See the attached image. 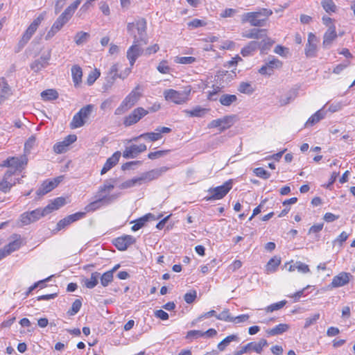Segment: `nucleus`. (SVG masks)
<instances>
[{"label":"nucleus","instance_id":"f257e3e1","mask_svg":"<svg viewBox=\"0 0 355 355\" xmlns=\"http://www.w3.org/2000/svg\"><path fill=\"white\" fill-rule=\"evenodd\" d=\"M146 28L147 23L144 18H139L135 22H130L127 24V31L132 36L134 41L137 40L144 44H147L148 42Z\"/></svg>","mask_w":355,"mask_h":355},{"label":"nucleus","instance_id":"f03ea898","mask_svg":"<svg viewBox=\"0 0 355 355\" xmlns=\"http://www.w3.org/2000/svg\"><path fill=\"white\" fill-rule=\"evenodd\" d=\"M272 14V11L270 9L261 8L257 12L244 13L241 16V22H249L252 26H263L268 17Z\"/></svg>","mask_w":355,"mask_h":355},{"label":"nucleus","instance_id":"7ed1b4c3","mask_svg":"<svg viewBox=\"0 0 355 355\" xmlns=\"http://www.w3.org/2000/svg\"><path fill=\"white\" fill-rule=\"evenodd\" d=\"M116 178H111L104 182L103 184L98 187L94 198L96 200L101 199V202L108 205L112 203L118 197L116 194L110 195V191L114 188L116 183Z\"/></svg>","mask_w":355,"mask_h":355},{"label":"nucleus","instance_id":"20e7f679","mask_svg":"<svg viewBox=\"0 0 355 355\" xmlns=\"http://www.w3.org/2000/svg\"><path fill=\"white\" fill-rule=\"evenodd\" d=\"M140 86L137 85L135 89L124 98L121 105L115 110L116 115H121L134 106L141 96V94L138 91Z\"/></svg>","mask_w":355,"mask_h":355},{"label":"nucleus","instance_id":"39448f33","mask_svg":"<svg viewBox=\"0 0 355 355\" xmlns=\"http://www.w3.org/2000/svg\"><path fill=\"white\" fill-rule=\"evenodd\" d=\"M232 187V180H229L226 181L223 184L210 188L208 192L211 193L210 196L206 197L207 200H220L223 198Z\"/></svg>","mask_w":355,"mask_h":355},{"label":"nucleus","instance_id":"423d86ee","mask_svg":"<svg viewBox=\"0 0 355 355\" xmlns=\"http://www.w3.org/2000/svg\"><path fill=\"white\" fill-rule=\"evenodd\" d=\"M49 209H50L49 207H45L43 209L39 208L30 212H25L21 215V222L24 225L34 223L49 214Z\"/></svg>","mask_w":355,"mask_h":355},{"label":"nucleus","instance_id":"0eeeda50","mask_svg":"<svg viewBox=\"0 0 355 355\" xmlns=\"http://www.w3.org/2000/svg\"><path fill=\"white\" fill-rule=\"evenodd\" d=\"M191 89L176 91L173 89L165 90L164 92L166 101H171L176 104H182L188 100Z\"/></svg>","mask_w":355,"mask_h":355},{"label":"nucleus","instance_id":"6e6552de","mask_svg":"<svg viewBox=\"0 0 355 355\" xmlns=\"http://www.w3.org/2000/svg\"><path fill=\"white\" fill-rule=\"evenodd\" d=\"M64 12H63L55 20L51 29L45 36V40H49L52 38L71 19Z\"/></svg>","mask_w":355,"mask_h":355},{"label":"nucleus","instance_id":"1a4fd4ad","mask_svg":"<svg viewBox=\"0 0 355 355\" xmlns=\"http://www.w3.org/2000/svg\"><path fill=\"white\" fill-rule=\"evenodd\" d=\"M144 45L143 42L136 41H133V44L127 51V58L130 62V67H132L137 59L144 53V49L141 48V46Z\"/></svg>","mask_w":355,"mask_h":355},{"label":"nucleus","instance_id":"9d476101","mask_svg":"<svg viewBox=\"0 0 355 355\" xmlns=\"http://www.w3.org/2000/svg\"><path fill=\"white\" fill-rule=\"evenodd\" d=\"M148 113V110L141 107L135 108L128 116L124 118L123 124L126 127L134 125Z\"/></svg>","mask_w":355,"mask_h":355},{"label":"nucleus","instance_id":"9b49d317","mask_svg":"<svg viewBox=\"0 0 355 355\" xmlns=\"http://www.w3.org/2000/svg\"><path fill=\"white\" fill-rule=\"evenodd\" d=\"M234 115L225 116L221 119H217L211 121L207 125L209 128H219L220 131H224L233 125Z\"/></svg>","mask_w":355,"mask_h":355},{"label":"nucleus","instance_id":"f8f14e48","mask_svg":"<svg viewBox=\"0 0 355 355\" xmlns=\"http://www.w3.org/2000/svg\"><path fill=\"white\" fill-rule=\"evenodd\" d=\"M46 12L44 11L39 15V16L33 20V21L29 25L28 28L26 30L22 37L29 41L33 34L37 31L38 26L42 23V21L44 19L46 16Z\"/></svg>","mask_w":355,"mask_h":355},{"label":"nucleus","instance_id":"ddd939ff","mask_svg":"<svg viewBox=\"0 0 355 355\" xmlns=\"http://www.w3.org/2000/svg\"><path fill=\"white\" fill-rule=\"evenodd\" d=\"M77 139L76 135H67L63 141L56 143L53 146V150L58 154L65 153L68 150V147L74 143Z\"/></svg>","mask_w":355,"mask_h":355},{"label":"nucleus","instance_id":"4468645a","mask_svg":"<svg viewBox=\"0 0 355 355\" xmlns=\"http://www.w3.org/2000/svg\"><path fill=\"white\" fill-rule=\"evenodd\" d=\"M15 174V171L7 170L0 181V191L4 193L9 192L11 188L15 185V182H12V176Z\"/></svg>","mask_w":355,"mask_h":355},{"label":"nucleus","instance_id":"2eb2a0df","mask_svg":"<svg viewBox=\"0 0 355 355\" xmlns=\"http://www.w3.org/2000/svg\"><path fill=\"white\" fill-rule=\"evenodd\" d=\"M135 242L136 239L132 236L124 235L115 239L113 241V244L119 250L123 251Z\"/></svg>","mask_w":355,"mask_h":355},{"label":"nucleus","instance_id":"dca6fc26","mask_svg":"<svg viewBox=\"0 0 355 355\" xmlns=\"http://www.w3.org/2000/svg\"><path fill=\"white\" fill-rule=\"evenodd\" d=\"M317 37L312 33H309L308 35V42L305 47V55L307 58H314L316 56L317 52Z\"/></svg>","mask_w":355,"mask_h":355},{"label":"nucleus","instance_id":"f3484780","mask_svg":"<svg viewBox=\"0 0 355 355\" xmlns=\"http://www.w3.org/2000/svg\"><path fill=\"white\" fill-rule=\"evenodd\" d=\"M13 238L15 239L13 241L10 242L8 245H5L3 248L0 249V252H2L3 258L18 250L21 245L20 235L13 234Z\"/></svg>","mask_w":355,"mask_h":355},{"label":"nucleus","instance_id":"a211bd4d","mask_svg":"<svg viewBox=\"0 0 355 355\" xmlns=\"http://www.w3.org/2000/svg\"><path fill=\"white\" fill-rule=\"evenodd\" d=\"M282 66V62L280 60L276 58H272L259 69V73L261 75L270 76L272 74L274 69L280 68Z\"/></svg>","mask_w":355,"mask_h":355},{"label":"nucleus","instance_id":"6ab92c4d","mask_svg":"<svg viewBox=\"0 0 355 355\" xmlns=\"http://www.w3.org/2000/svg\"><path fill=\"white\" fill-rule=\"evenodd\" d=\"M147 149L145 144L140 145H131L127 147L123 153V157L125 159L134 158L137 155L142 152L146 151Z\"/></svg>","mask_w":355,"mask_h":355},{"label":"nucleus","instance_id":"aec40b11","mask_svg":"<svg viewBox=\"0 0 355 355\" xmlns=\"http://www.w3.org/2000/svg\"><path fill=\"white\" fill-rule=\"evenodd\" d=\"M337 37L336 27L334 25L331 24L329 26L323 37L322 45L324 48L328 49Z\"/></svg>","mask_w":355,"mask_h":355},{"label":"nucleus","instance_id":"412c9836","mask_svg":"<svg viewBox=\"0 0 355 355\" xmlns=\"http://www.w3.org/2000/svg\"><path fill=\"white\" fill-rule=\"evenodd\" d=\"M51 58V53L49 52L45 55H42L39 59L35 60L31 64V69L35 72H38L42 69L49 65V60Z\"/></svg>","mask_w":355,"mask_h":355},{"label":"nucleus","instance_id":"4be33fe9","mask_svg":"<svg viewBox=\"0 0 355 355\" xmlns=\"http://www.w3.org/2000/svg\"><path fill=\"white\" fill-rule=\"evenodd\" d=\"M350 277V273L342 272L333 278L331 285L334 288L343 286L349 283Z\"/></svg>","mask_w":355,"mask_h":355},{"label":"nucleus","instance_id":"5701e85b","mask_svg":"<svg viewBox=\"0 0 355 355\" xmlns=\"http://www.w3.org/2000/svg\"><path fill=\"white\" fill-rule=\"evenodd\" d=\"M121 152H115L110 157H109L101 169V174L103 175L115 166L121 157Z\"/></svg>","mask_w":355,"mask_h":355},{"label":"nucleus","instance_id":"b1692460","mask_svg":"<svg viewBox=\"0 0 355 355\" xmlns=\"http://www.w3.org/2000/svg\"><path fill=\"white\" fill-rule=\"evenodd\" d=\"M10 168H14L15 169H11L12 171H15V173L19 171H21V168L23 166L26 165L28 162V159L26 156L21 157V158H18L16 157H10Z\"/></svg>","mask_w":355,"mask_h":355},{"label":"nucleus","instance_id":"393cba45","mask_svg":"<svg viewBox=\"0 0 355 355\" xmlns=\"http://www.w3.org/2000/svg\"><path fill=\"white\" fill-rule=\"evenodd\" d=\"M11 94V88L8 83L4 79L0 80V104L8 99Z\"/></svg>","mask_w":355,"mask_h":355},{"label":"nucleus","instance_id":"a878e982","mask_svg":"<svg viewBox=\"0 0 355 355\" xmlns=\"http://www.w3.org/2000/svg\"><path fill=\"white\" fill-rule=\"evenodd\" d=\"M208 111V109L197 105L192 110H185L183 112L189 117H202Z\"/></svg>","mask_w":355,"mask_h":355},{"label":"nucleus","instance_id":"bb28decb","mask_svg":"<svg viewBox=\"0 0 355 355\" xmlns=\"http://www.w3.org/2000/svg\"><path fill=\"white\" fill-rule=\"evenodd\" d=\"M327 111L323 108L318 110L315 114L311 116L305 123L306 126H312L318 123L320 120L324 118Z\"/></svg>","mask_w":355,"mask_h":355},{"label":"nucleus","instance_id":"cd10ccee","mask_svg":"<svg viewBox=\"0 0 355 355\" xmlns=\"http://www.w3.org/2000/svg\"><path fill=\"white\" fill-rule=\"evenodd\" d=\"M150 218H151L153 220L156 219L155 217L154 216V215L150 213L147 214L145 216H144L143 217L138 218L137 220H136L135 221V224L132 226V227H131L132 230L135 232V231L140 230L145 225L147 221H148V220Z\"/></svg>","mask_w":355,"mask_h":355},{"label":"nucleus","instance_id":"c85d7f7f","mask_svg":"<svg viewBox=\"0 0 355 355\" xmlns=\"http://www.w3.org/2000/svg\"><path fill=\"white\" fill-rule=\"evenodd\" d=\"M56 187V184L53 183L52 180L44 181L41 187L37 190V196H44L49 192L51 191L54 188Z\"/></svg>","mask_w":355,"mask_h":355},{"label":"nucleus","instance_id":"c756f323","mask_svg":"<svg viewBox=\"0 0 355 355\" xmlns=\"http://www.w3.org/2000/svg\"><path fill=\"white\" fill-rule=\"evenodd\" d=\"M162 137V135H160V132H146L140 135L138 137H134L132 141H137L139 139H144L145 140H149L150 141H155L160 139Z\"/></svg>","mask_w":355,"mask_h":355},{"label":"nucleus","instance_id":"7c9ffc66","mask_svg":"<svg viewBox=\"0 0 355 355\" xmlns=\"http://www.w3.org/2000/svg\"><path fill=\"white\" fill-rule=\"evenodd\" d=\"M266 32L267 31L266 29L252 28L249 33L244 35V37L250 39L263 38L266 37Z\"/></svg>","mask_w":355,"mask_h":355},{"label":"nucleus","instance_id":"2f4dec72","mask_svg":"<svg viewBox=\"0 0 355 355\" xmlns=\"http://www.w3.org/2000/svg\"><path fill=\"white\" fill-rule=\"evenodd\" d=\"M298 92L296 89H291L285 97H282L279 99V104L281 106H284L292 101H293L297 96Z\"/></svg>","mask_w":355,"mask_h":355},{"label":"nucleus","instance_id":"473e14b6","mask_svg":"<svg viewBox=\"0 0 355 355\" xmlns=\"http://www.w3.org/2000/svg\"><path fill=\"white\" fill-rule=\"evenodd\" d=\"M289 329V325L287 324H279L275 327L270 329L267 331V334L270 336H276L282 334Z\"/></svg>","mask_w":355,"mask_h":355},{"label":"nucleus","instance_id":"72a5a7b5","mask_svg":"<svg viewBox=\"0 0 355 355\" xmlns=\"http://www.w3.org/2000/svg\"><path fill=\"white\" fill-rule=\"evenodd\" d=\"M258 47H259V42L251 41L250 42L248 43L247 46L242 49L241 53L244 57L248 56L252 53V52L257 49Z\"/></svg>","mask_w":355,"mask_h":355},{"label":"nucleus","instance_id":"f704fd0d","mask_svg":"<svg viewBox=\"0 0 355 355\" xmlns=\"http://www.w3.org/2000/svg\"><path fill=\"white\" fill-rule=\"evenodd\" d=\"M100 277V273L98 272H94L91 275L90 279H85L84 280L85 286L89 289L94 288L98 283V278Z\"/></svg>","mask_w":355,"mask_h":355},{"label":"nucleus","instance_id":"c9c22d12","mask_svg":"<svg viewBox=\"0 0 355 355\" xmlns=\"http://www.w3.org/2000/svg\"><path fill=\"white\" fill-rule=\"evenodd\" d=\"M86 123V121L78 112L73 116L70 123V128L71 129H76L83 126Z\"/></svg>","mask_w":355,"mask_h":355},{"label":"nucleus","instance_id":"e433bc0d","mask_svg":"<svg viewBox=\"0 0 355 355\" xmlns=\"http://www.w3.org/2000/svg\"><path fill=\"white\" fill-rule=\"evenodd\" d=\"M71 74L73 78V81L75 85H78L82 80L83 71L82 69L78 66L74 65L71 68Z\"/></svg>","mask_w":355,"mask_h":355},{"label":"nucleus","instance_id":"4c0bfd02","mask_svg":"<svg viewBox=\"0 0 355 355\" xmlns=\"http://www.w3.org/2000/svg\"><path fill=\"white\" fill-rule=\"evenodd\" d=\"M66 202L65 198L62 197H58L55 198L50 204H49L46 207H49L50 209H49L48 213H51L53 210H57L60 207H62Z\"/></svg>","mask_w":355,"mask_h":355},{"label":"nucleus","instance_id":"58836bf2","mask_svg":"<svg viewBox=\"0 0 355 355\" xmlns=\"http://www.w3.org/2000/svg\"><path fill=\"white\" fill-rule=\"evenodd\" d=\"M281 263V258L274 257L271 258L266 265V270L268 272H274L277 270L278 266Z\"/></svg>","mask_w":355,"mask_h":355},{"label":"nucleus","instance_id":"ea45409f","mask_svg":"<svg viewBox=\"0 0 355 355\" xmlns=\"http://www.w3.org/2000/svg\"><path fill=\"white\" fill-rule=\"evenodd\" d=\"M221 105L224 106H230L237 101V97L234 94H223L218 99Z\"/></svg>","mask_w":355,"mask_h":355},{"label":"nucleus","instance_id":"a19ab883","mask_svg":"<svg viewBox=\"0 0 355 355\" xmlns=\"http://www.w3.org/2000/svg\"><path fill=\"white\" fill-rule=\"evenodd\" d=\"M41 96L44 101H53L58 98V93L55 89H49L43 91Z\"/></svg>","mask_w":355,"mask_h":355},{"label":"nucleus","instance_id":"79ce46f5","mask_svg":"<svg viewBox=\"0 0 355 355\" xmlns=\"http://www.w3.org/2000/svg\"><path fill=\"white\" fill-rule=\"evenodd\" d=\"M105 205H106L101 202V199H98V200L95 199V200L89 203L87 205H86L85 207V214L87 212H92V211H94L100 209L103 206H105Z\"/></svg>","mask_w":355,"mask_h":355},{"label":"nucleus","instance_id":"37998d69","mask_svg":"<svg viewBox=\"0 0 355 355\" xmlns=\"http://www.w3.org/2000/svg\"><path fill=\"white\" fill-rule=\"evenodd\" d=\"M321 5L327 13L330 14L336 11V6L333 0H322Z\"/></svg>","mask_w":355,"mask_h":355},{"label":"nucleus","instance_id":"c03bdc74","mask_svg":"<svg viewBox=\"0 0 355 355\" xmlns=\"http://www.w3.org/2000/svg\"><path fill=\"white\" fill-rule=\"evenodd\" d=\"M238 337L236 335H230L225 338L221 342H220L218 345V349L220 351H224L225 347L232 342L236 340Z\"/></svg>","mask_w":355,"mask_h":355},{"label":"nucleus","instance_id":"a18cd8bd","mask_svg":"<svg viewBox=\"0 0 355 355\" xmlns=\"http://www.w3.org/2000/svg\"><path fill=\"white\" fill-rule=\"evenodd\" d=\"M89 34L86 32H78L74 37L75 42L78 45L83 44V43L86 42L88 39L89 38Z\"/></svg>","mask_w":355,"mask_h":355},{"label":"nucleus","instance_id":"49530a36","mask_svg":"<svg viewBox=\"0 0 355 355\" xmlns=\"http://www.w3.org/2000/svg\"><path fill=\"white\" fill-rule=\"evenodd\" d=\"M141 182H142V178H133V179L125 181L124 182L121 184L119 187L121 189H128V188L134 187L137 184H141Z\"/></svg>","mask_w":355,"mask_h":355},{"label":"nucleus","instance_id":"de8ad7c7","mask_svg":"<svg viewBox=\"0 0 355 355\" xmlns=\"http://www.w3.org/2000/svg\"><path fill=\"white\" fill-rule=\"evenodd\" d=\"M238 90L243 94H252L254 92V89L250 83L242 82L240 83Z\"/></svg>","mask_w":355,"mask_h":355},{"label":"nucleus","instance_id":"09e8293b","mask_svg":"<svg viewBox=\"0 0 355 355\" xmlns=\"http://www.w3.org/2000/svg\"><path fill=\"white\" fill-rule=\"evenodd\" d=\"M114 275L112 272L107 271L104 272L100 277L101 284L103 286L106 287L113 281Z\"/></svg>","mask_w":355,"mask_h":355},{"label":"nucleus","instance_id":"8fccbe9b","mask_svg":"<svg viewBox=\"0 0 355 355\" xmlns=\"http://www.w3.org/2000/svg\"><path fill=\"white\" fill-rule=\"evenodd\" d=\"M255 345H257L256 342H250L246 345L241 347L240 350L235 352V355H242L250 351L256 352V349H254V347H256Z\"/></svg>","mask_w":355,"mask_h":355},{"label":"nucleus","instance_id":"3c124183","mask_svg":"<svg viewBox=\"0 0 355 355\" xmlns=\"http://www.w3.org/2000/svg\"><path fill=\"white\" fill-rule=\"evenodd\" d=\"M160 175H161V171L159 170H152L149 172L144 173L139 178H142V182L145 180H148V181H150V180L157 178Z\"/></svg>","mask_w":355,"mask_h":355},{"label":"nucleus","instance_id":"603ef678","mask_svg":"<svg viewBox=\"0 0 355 355\" xmlns=\"http://www.w3.org/2000/svg\"><path fill=\"white\" fill-rule=\"evenodd\" d=\"M93 110H94V105L92 104H89V105H87L83 107L78 111V112L83 117V119L86 121L90 116V114H92Z\"/></svg>","mask_w":355,"mask_h":355},{"label":"nucleus","instance_id":"864d4df0","mask_svg":"<svg viewBox=\"0 0 355 355\" xmlns=\"http://www.w3.org/2000/svg\"><path fill=\"white\" fill-rule=\"evenodd\" d=\"M265 37L262 41L259 42V47L258 49H260L262 52L269 50L274 43V41L271 39L267 37Z\"/></svg>","mask_w":355,"mask_h":355},{"label":"nucleus","instance_id":"5fc2aeb1","mask_svg":"<svg viewBox=\"0 0 355 355\" xmlns=\"http://www.w3.org/2000/svg\"><path fill=\"white\" fill-rule=\"evenodd\" d=\"M82 302L79 299H76L72 304L71 308L67 311L69 315H76L80 309Z\"/></svg>","mask_w":355,"mask_h":355},{"label":"nucleus","instance_id":"6e6d98bb","mask_svg":"<svg viewBox=\"0 0 355 355\" xmlns=\"http://www.w3.org/2000/svg\"><path fill=\"white\" fill-rule=\"evenodd\" d=\"M216 318L220 320L233 322L234 317L231 316L228 309L223 310L220 313L216 315Z\"/></svg>","mask_w":355,"mask_h":355},{"label":"nucleus","instance_id":"4d7b16f0","mask_svg":"<svg viewBox=\"0 0 355 355\" xmlns=\"http://www.w3.org/2000/svg\"><path fill=\"white\" fill-rule=\"evenodd\" d=\"M81 2V0H76L73 3H71L70 6H69L65 10L64 12L71 17L73 16L75 10L78 7Z\"/></svg>","mask_w":355,"mask_h":355},{"label":"nucleus","instance_id":"13d9d810","mask_svg":"<svg viewBox=\"0 0 355 355\" xmlns=\"http://www.w3.org/2000/svg\"><path fill=\"white\" fill-rule=\"evenodd\" d=\"M196 61V58L194 57H175V62L176 63L182 64H189Z\"/></svg>","mask_w":355,"mask_h":355},{"label":"nucleus","instance_id":"bf43d9fd","mask_svg":"<svg viewBox=\"0 0 355 355\" xmlns=\"http://www.w3.org/2000/svg\"><path fill=\"white\" fill-rule=\"evenodd\" d=\"M100 71L96 69L94 71H91L88 75L87 83L88 85H92L96 80V79L100 76Z\"/></svg>","mask_w":355,"mask_h":355},{"label":"nucleus","instance_id":"052dcab7","mask_svg":"<svg viewBox=\"0 0 355 355\" xmlns=\"http://www.w3.org/2000/svg\"><path fill=\"white\" fill-rule=\"evenodd\" d=\"M254 173L257 176L261 178L264 180L268 179L270 176V173L262 167L256 168L254 170Z\"/></svg>","mask_w":355,"mask_h":355},{"label":"nucleus","instance_id":"680f3d73","mask_svg":"<svg viewBox=\"0 0 355 355\" xmlns=\"http://www.w3.org/2000/svg\"><path fill=\"white\" fill-rule=\"evenodd\" d=\"M170 152V150H158L148 153V157L150 159H155L161 157L166 155Z\"/></svg>","mask_w":355,"mask_h":355},{"label":"nucleus","instance_id":"e2e57ef3","mask_svg":"<svg viewBox=\"0 0 355 355\" xmlns=\"http://www.w3.org/2000/svg\"><path fill=\"white\" fill-rule=\"evenodd\" d=\"M286 304V300H282L279 302L272 304L266 308V311L267 312H272L274 311L279 310V309L283 308Z\"/></svg>","mask_w":355,"mask_h":355},{"label":"nucleus","instance_id":"0e129e2a","mask_svg":"<svg viewBox=\"0 0 355 355\" xmlns=\"http://www.w3.org/2000/svg\"><path fill=\"white\" fill-rule=\"evenodd\" d=\"M197 297V292L195 290L187 293L184 295V300L187 304L193 303Z\"/></svg>","mask_w":355,"mask_h":355},{"label":"nucleus","instance_id":"69168bd1","mask_svg":"<svg viewBox=\"0 0 355 355\" xmlns=\"http://www.w3.org/2000/svg\"><path fill=\"white\" fill-rule=\"evenodd\" d=\"M69 225H70L69 221L68 220L67 218L65 217L63 219H62L58 222V223L56 225V227L53 230V232L55 233L58 232L60 231L61 230L65 228L66 227H67Z\"/></svg>","mask_w":355,"mask_h":355},{"label":"nucleus","instance_id":"338daca9","mask_svg":"<svg viewBox=\"0 0 355 355\" xmlns=\"http://www.w3.org/2000/svg\"><path fill=\"white\" fill-rule=\"evenodd\" d=\"M85 215V212H76L75 214L66 216L70 224L83 218Z\"/></svg>","mask_w":355,"mask_h":355},{"label":"nucleus","instance_id":"774afa93","mask_svg":"<svg viewBox=\"0 0 355 355\" xmlns=\"http://www.w3.org/2000/svg\"><path fill=\"white\" fill-rule=\"evenodd\" d=\"M157 69L161 73L166 74L168 73L170 71V67L167 64L166 60H162L158 64Z\"/></svg>","mask_w":355,"mask_h":355}]
</instances>
